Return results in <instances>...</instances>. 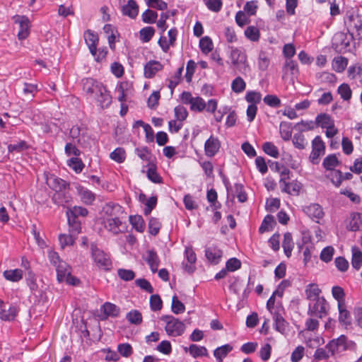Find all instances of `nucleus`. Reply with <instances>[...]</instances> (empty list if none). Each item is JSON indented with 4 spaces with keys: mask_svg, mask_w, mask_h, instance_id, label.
<instances>
[{
    "mask_svg": "<svg viewBox=\"0 0 362 362\" xmlns=\"http://www.w3.org/2000/svg\"><path fill=\"white\" fill-rule=\"evenodd\" d=\"M106 217L104 218V227L114 235H118L126 230L125 213L118 204L108 203L103 208Z\"/></svg>",
    "mask_w": 362,
    "mask_h": 362,
    "instance_id": "1",
    "label": "nucleus"
},
{
    "mask_svg": "<svg viewBox=\"0 0 362 362\" xmlns=\"http://www.w3.org/2000/svg\"><path fill=\"white\" fill-rule=\"evenodd\" d=\"M83 90L91 98H94L104 108L112 103V97L101 82L93 78H86L81 81Z\"/></svg>",
    "mask_w": 362,
    "mask_h": 362,
    "instance_id": "2",
    "label": "nucleus"
},
{
    "mask_svg": "<svg viewBox=\"0 0 362 362\" xmlns=\"http://www.w3.org/2000/svg\"><path fill=\"white\" fill-rule=\"evenodd\" d=\"M48 258L50 263L55 267L57 279L59 282L66 281L70 285H76L79 280L71 275V267L60 259L57 252L53 250L48 252Z\"/></svg>",
    "mask_w": 362,
    "mask_h": 362,
    "instance_id": "3",
    "label": "nucleus"
},
{
    "mask_svg": "<svg viewBox=\"0 0 362 362\" xmlns=\"http://www.w3.org/2000/svg\"><path fill=\"white\" fill-rule=\"evenodd\" d=\"M161 320L165 322V330L170 337L181 336L185 330V324L172 315H163Z\"/></svg>",
    "mask_w": 362,
    "mask_h": 362,
    "instance_id": "4",
    "label": "nucleus"
},
{
    "mask_svg": "<svg viewBox=\"0 0 362 362\" xmlns=\"http://www.w3.org/2000/svg\"><path fill=\"white\" fill-rule=\"evenodd\" d=\"M353 40L354 36L351 33H337L332 38V47L337 52L345 53L351 50V43Z\"/></svg>",
    "mask_w": 362,
    "mask_h": 362,
    "instance_id": "5",
    "label": "nucleus"
},
{
    "mask_svg": "<svg viewBox=\"0 0 362 362\" xmlns=\"http://www.w3.org/2000/svg\"><path fill=\"white\" fill-rule=\"evenodd\" d=\"M230 58L233 65L241 72L246 71L248 69L247 55L241 49L231 47Z\"/></svg>",
    "mask_w": 362,
    "mask_h": 362,
    "instance_id": "6",
    "label": "nucleus"
},
{
    "mask_svg": "<svg viewBox=\"0 0 362 362\" xmlns=\"http://www.w3.org/2000/svg\"><path fill=\"white\" fill-rule=\"evenodd\" d=\"M329 305L325 298L310 302L308 314L313 317L322 318L327 314Z\"/></svg>",
    "mask_w": 362,
    "mask_h": 362,
    "instance_id": "7",
    "label": "nucleus"
},
{
    "mask_svg": "<svg viewBox=\"0 0 362 362\" xmlns=\"http://www.w3.org/2000/svg\"><path fill=\"white\" fill-rule=\"evenodd\" d=\"M303 211L313 221L320 223L325 216V212L321 205L311 203L303 207Z\"/></svg>",
    "mask_w": 362,
    "mask_h": 362,
    "instance_id": "8",
    "label": "nucleus"
},
{
    "mask_svg": "<svg viewBox=\"0 0 362 362\" xmlns=\"http://www.w3.org/2000/svg\"><path fill=\"white\" fill-rule=\"evenodd\" d=\"M92 257L98 267L105 270L110 269L112 262L109 256L103 251L92 247Z\"/></svg>",
    "mask_w": 362,
    "mask_h": 362,
    "instance_id": "9",
    "label": "nucleus"
},
{
    "mask_svg": "<svg viewBox=\"0 0 362 362\" xmlns=\"http://www.w3.org/2000/svg\"><path fill=\"white\" fill-rule=\"evenodd\" d=\"M14 23L18 24L19 30L18 38L20 40L26 39L30 35V21L25 16H16L13 17Z\"/></svg>",
    "mask_w": 362,
    "mask_h": 362,
    "instance_id": "10",
    "label": "nucleus"
},
{
    "mask_svg": "<svg viewBox=\"0 0 362 362\" xmlns=\"http://www.w3.org/2000/svg\"><path fill=\"white\" fill-rule=\"evenodd\" d=\"M345 23L347 25L348 32L356 30V36L359 40L362 39V16L352 13L347 16Z\"/></svg>",
    "mask_w": 362,
    "mask_h": 362,
    "instance_id": "11",
    "label": "nucleus"
},
{
    "mask_svg": "<svg viewBox=\"0 0 362 362\" xmlns=\"http://www.w3.org/2000/svg\"><path fill=\"white\" fill-rule=\"evenodd\" d=\"M325 146L320 136H317L312 141V151L310 155V159L313 164L319 162L320 156L325 154Z\"/></svg>",
    "mask_w": 362,
    "mask_h": 362,
    "instance_id": "12",
    "label": "nucleus"
},
{
    "mask_svg": "<svg viewBox=\"0 0 362 362\" xmlns=\"http://www.w3.org/2000/svg\"><path fill=\"white\" fill-rule=\"evenodd\" d=\"M346 228L351 231H358L362 228V215L358 212H351L346 218Z\"/></svg>",
    "mask_w": 362,
    "mask_h": 362,
    "instance_id": "13",
    "label": "nucleus"
},
{
    "mask_svg": "<svg viewBox=\"0 0 362 362\" xmlns=\"http://www.w3.org/2000/svg\"><path fill=\"white\" fill-rule=\"evenodd\" d=\"M185 257L187 261L182 263L185 270L188 273H193L196 269L197 256L192 247L185 248Z\"/></svg>",
    "mask_w": 362,
    "mask_h": 362,
    "instance_id": "14",
    "label": "nucleus"
},
{
    "mask_svg": "<svg viewBox=\"0 0 362 362\" xmlns=\"http://www.w3.org/2000/svg\"><path fill=\"white\" fill-rule=\"evenodd\" d=\"M163 65L158 61L150 60L144 67V75L146 78H152L156 74L162 71Z\"/></svg>",
    "mask_w": 362,
    "mask_h": 362,
    "instance_id": "15",
    "label": "nucleus"
},
{
    "mask_svg": "<svg viewBox=\"0 0 362 362\" xmlns=\"http://www.w3.org/2000/svg\"><path fill=\"white\" fill-rule=\"evenodd\" d=\"M337 308L339 311V322L346 329L350 327L352 324V318L346 303L337 305Z\"/></svg>",
    "mask_w": 362,
    "mask_h": 362,
    "instance_id": "16",
    "label": "nucleus"
},
{
    "mask_svg": "<svg viewBox=\"0 0 362 362\" xmlns=\"http://www.w3.org/2000/svg\"><path fill=\"white\" fill-rule=\"evenodd\" d=\"M76 189L77 194L83 204L86 205H91L94 202L95 199V194L92 191L78 184L76 185Z\"/></svg>",
    "mask_w": 362,
    "mask_h": 362,
    "instance_id": "17",
    "label": "nucleus"
},
{
    "mask_svg": "<svg viewBox=\"0 0 362 362\" xmlns=\"http://www.w3.org/2000/svg\"><path fill=\"white\" fill-rule=\"evenodd\" d=\"M284 308L279 305L276 308V312L272 315L274 321V328L279 332L283 334L285 332L287 327V322L282 316Z\"/></svg>",
    "mask_w": 362,
    "mask_h": 362,
    "instance_id": "18",
    "label": "nucleus"
},
{
    "mask_svg": "<svg viewBox=\"0 0 362 362\" xmlns=\"http://www.w3.org/2000/svg\"><path fill=\"white\" fill-rule=\"evenodd\" d=\"M19 313V308L16 305H7L0 310V319L4 321H13Z\"/></svg>",
    "mask_w": 362,
    "mask_h": 362,
    "instance_id": "19",
    "label": "nucleus"
},
{
    "mask_svg": "<svg viewBox=\"0 0 362 362\" xmlns=\"http://www.w3.org/2000/svg\"><path fill=\"white\" fill-rule=\"evenodd\" d=\"M221 144L219 140L211 136L204 144L205 154L208 157L214 156L219 150Z\"/></svg>",
    "mask_w": 362,
    "mask_h": 362,
    "instance_id": "20",
    "label": "nucleus"
},
{
    "mask_svg": "<svg viewBox=\"0 0 362 362\" xmlns=\"http://www.w3.org/2000/svg\"><path fill=\"white\" fill-rule=\"evenodd\" d=\"M83 37L90 52L92 55H95L96 47L99 41L98 35L93 31L88 30L84 33Z\"/></svg>",
    "mask_w": 362,
    "mask_h": 362,
    "instance_id": "21",
    "label": "nucleus"
},
{
    "mask_svg": "<svg viewBox=\"0 0 362 362\" xmlns=\"http://www.w3.org/2000/svg\"><path fill=\"white\" fill-rule=\"evenodd\" d=\"M46 182L51 189L55 191V192L62 189H66L69 186L66 181L53 175L47 177Z\"/></svg>",
    "mask_w": 362,
    "mask_h": 362,
    "instance_id": "22",
    "label": "nucleus"
},
{
    "mask_svg": "<svg viewBox=\"0 0 362 362\" xmlns=\"http://www.w3.org/2000/svg\"><path fill=\"white\" fill-rule=\"evenodd\" d=\"M222 251L216 246H211L206 249L205 256L211 264H217L222 257Z\"/></svg>",
    "mask_w": 362,
    "mask_h": 362,
    "instance_id": "23",
    "label": "nucleus"
},
{
    "mask_svg": "<svg viewBox=\"0 0 362 362\" xmlns=\"http://www.w3.org/2000/svg\"><path fill=\"white\" fill-rule=\"evenodd\" d=\"M71 196L66 192V189L54 192L52 196L54 203L59 206H66L67 204L71 203Z\"/></svg>",
    "mask_w": 362,
    "mask_h": 362,
    "instance_id": "24",
    "label": "nucleus"
},
{
    "mask_svg": "<svg viewBox=\"0 0 362 362\" xmlns=\"http://www.w3.org/2000/svg\"><path fill=\"white\" fill-rule=\"evenodd\" d=\"M281 191L291 195L297 196L301 189L302 185L298 181H292L291 182H285L280 184Z\"/></svg>",
    "mask_w": 362,
    "mask_h": 362,
    "instance_id": "25",
    "label": "nucleus"
},
{
    "mask_svg": "<svg viewBox=\"0 0 362 362\" xmlns=\"http://www.w3.org/2000/svg\"><path fill=\"white\" fill-rule=\"evenodd\" d=\"M122 13L131 18H135L139 13V6L135 1L129 0L126 4L122 6Z\"/></svg>",
    "mask_w": 362,
    "mask_h": 362,
    "instance_id": "26",
    "label": "nucleus"
},
{
    "mask_svg": "<svg viewBox=\"0 0 362 362\" xmlns=\"http://www.w3.org/2000/svg\"><path fill=\"white\" fill-rule=\"evenodd\" d=\"M66 216L69 224V232L73 233L75 235H78L81 233V222L78 220V217L74 216V214L66 211Z\"/></svg>",
    "mask_w": 362,
    "mask_h": 362,
    "instance_id": "27",
    "label": "nucleus"
},
{
    "mask_svg": "<svg viewBox=\"0 0 362 362\" xmlns=\"http://www.w3.org/2000/svg\"><path fill=\"white\" fill-rule=\"evenodd\" d=\"M145 259L149 265L152 272H156L160 263V260L156 252L153 250L147 251Z\"/></svg>",
    "mask_w": 362,
    "mask_h": 362,
    "instance_id": "28",
    "label": "nucleus"
},
{
    "mask_svg": "<svg viewBox=\"0 0 362 362\" xmlns=\"http://www.w3.org/2000/svg\"><path fill=\"white\" fill-rule=\"evenodd\" d=\"M305 292L307 299L310 302L322 298L320 296L321 290L319 288L317 285L314 284H309L306 287Z\"/></svg>",
    "mask_w": 362,
    "mask_h": 362,
    "instance_id": "29",
    "label": "nucleus"
},
{
    "mask_svg": "<svg viewBox=\"0 0 362 362\" xmlns=\"http://www.w3.org/2000/svg\"><path fill=\"white\" fill-rule=\"evenodd\" d=\"M233 350V346L228 344L216 348L214 356L218 362H222L223 358Z\"/></svg>",
    "mask_w": 362,
    "mask_h": 362,
    "instance_id": "30",
    "label": "nucleus"
},
{
    "mask_svg": "<svg viewBox=\"0 0 362 362\" xmlns=\"http://www.w3.org/2000/svg\"><path fill=\"white\" fill-rule=\"evenodd\" d=\"M186 351H189V354L194 357L197 358L200 356H206L208 351L205 346H198L197 344H191L189 348L185 349Z\"/></svg>",
    "mask_w": 362,
    "mask_h": 362,
    "instance_id": "31",
    "label": "nucleus"
},
{
    "mask_svg": "<svg viewBox=\"0 0 362 362\" xmlns=\"http://www.w3.org/2000/svg\"><path fill=\"white\" fill-rule=\"evenodd\" d=\"M3 276L9 281L18 282L23 279V271L20 269L6 270Z\"/></svg>",
    "mask_w": 362,
    "mask_h": 362,
    "instance_id": "32",
    "label": "nucleus"
},
{
    "mask_svg": "<svg viewBox=\"0 0 362 362\" xmlns=\"http://www.w3.org/2000/svg\"><path fill=\"white\" fill-rule=\"evenodd\" d=\"M279 132L281 138L284 141L290 140L293 132L291 123L287 122H281L279 127Z\"/></svg>",
    "mask_w": 362,
    "mask_h": 362,
    "instance_id": "33",
    "label": "nucleus"
},
{
    "mask_svg": "<svg viewBox=\"0 0 362 362\" xmlns=\"http://www.w3.org/2000/svg\"><path fill=\"white\" fill-rule=\"evenodd\" d=\"M129 222L136 231L143 233L145 230V222L141 216H130Z\"/></svg>",
    "mask_w": 362,
    "mask_h": 362,
    "instance_id": "34",
    "label": "nucleus"
},
{
    "mask_svg": "<svg viewBox=\"0 0 362 362\" xmlns=\"http://www.w3.org/2000/svg\"><path fill=\"white\" fill-rule=\"evenodd\" d=\"M351 265L356 270L362 266V252L356 247L352 248Z\"/></svg>",
    "mask_w": 362,
    "mask_h": 362,
    "instance_id": "35",
    "label": "nucleus"
},
{
    "mask_svg": "<svg viewBox=\"0 0 362 362\" xmlns=\"http://www.w3.org/2000/svg\"><path fill=\"white\" fill-rule=\"evenodd\" d=\"M77 235H75L73 233H69V234L59 235V241L61 247L64 249L66 246L73 245L75 243V239Z\"/></svg>",
    "mask_w": 362,
    "mask_h": 362,
    "instance_id": "36",
    "label": "nucleus"
},
{
    "mask_svg": "<svg viewBox=\"0 0 362 362\" xmlns=\"http://www.w3.org/2000/svg\"><path fill=\"white\" fill-rule=\"evenodd\" d=\"M199 48L204 54H209L214 49L212 40L208 36L202 37L199 40Z\"/></svg>",
    "mask_w": 362,
    "mask_h": 362,
    "instance_id": "37",
    "label": "nucleus"
},
{
    "mask_svg": "<svg viewBox=\"0 0 362 362\" xmlns=\"http://www.w3.org/2000/svg\"><path fill=\"white\" fill-rule=\"evenodd\" d=\"M282 247L284 248L285 255L287 257H290L291 254V251L293 247V243L292 239V235L289 233H286L284 235V240L282 243Z\"/></svg>",
    "mask_w": 362,
    "mask_h": 362,
    "instance_id": "38",
    "label": "nucleus"
},
{
    "mask_svg": "<svg viewBox=\"0 0 362 362\" xmlns=\"http://www.w3.org/2000/svg\"><path fill=\"white\" fill-rule=\"evenodd\" d=\"M245 37L252 42H257L260 37L259 30L254 26H248L245 30Z\"/></svg>",
    "mask_w": 362,
    "mask_h": 362,
    "instance_id": "39",
    "label": "nucleus"
},
{
    "mask_svg": "<svg viewBox=\"0 0 362 362\" xmlns=\"http://www.w3.org/2000/svg\"><path fill=\"white\" fill-rule=\"evenodd\" d=\"M339 164L337 156L334 154L327 156L323 160L322 165L328 171L334 170V168Z\"/></svg>",
    "mask_w": 362,
    "mask_h": 362,
    "instance_id": "40",
    "label": "nucleus"
},
{
    "mask_svg": "<svg viewBox=\"0 0 362 362\" xmlns=\"http://www.w3.org/2000/svg\"><path fill=\"white\" fill-rule=\"evenodd\" d=\"M217 192L215 189H211L207 191L206 199L210 203L213 210H217L221 208V204L217 201Z\"/></svg>",
    "mask_w": 362,
    "mask_h": 362,
    "instance_id": "41",
    "label": "nucleus"
},
{
    "mask_svg": "<svg viewBox=\"0 0 362 362\" xmlns=\"http://www.w3.org/2000/svg\"><path fill=\"white\" fill-rule=\"evenodd\" d=\"M292 142L293 146L300 150L305 148L308 145L305 136L302 133L295 134L293 136Z\"/></svg>",
    "mask_w": 362,
    "mask_h": 362,
    "instance_id": "42",
    "label": "nucleus"
},
{
    "mask_svg": "<svg viewBox=\"0 0 362 362\" xmlns=\"http://www.w3.org/2000/svg\"><path fill=\"white\" fill-rule=\"evenodd\" d=\"M316 123L322 128L325 129L334 124L331 117L327 114H321L317 115L316 117Z\"/></svg>",
    "mask_w": 362,
    "mask_h": 362,
    "instance_id": "43",
    "label": "nucleus"
},
{
    "mask_svg": "<svg viewBox=\"0 0 362 362\" xmlns=\"http://www.w3.org/2000/svg\"><path fill=\"white\" fill-rule=\"evenodd\" d=\"M102 310L107 316L117 317L119 313V308L111 303H105L103 305Z\"/></svg>",
    "mask_w": 362,
    "mask_h": 362,
    "instance_id": "44",
    "label": "nucleus"
},
{
    "mask_svg": "<svg viewBox=\"0 0 362 362\" xmlns=\"http://www.w3.org/2000/svg\"><path fill=\"white\" fill-rule=\"evenodd\" d=\"M127 320L133 325H140L142 322V315L137 310L129 311L126 315Z\"/></svg>",
    "mask_w": 362,
    "mask_h": 362,
    "instance_id": "45",
    "label": "nucleus"
},
{
    "mask_svg": "<svg viewBox=\"0 0 362 362\" xmlns=\"http://www.w3.org/2000/svg\"><path fill=\"white\" fill-rule=\"evenodd\" d=\"M332 294L333 298L337 300V305L346 303L344 299L345 293L341 286H333L332 288Z\"/></svg>",
    "mask_w": 362,
    "mask_h": 362,
    "instance_id": "46",
    "label": "nucleus"
},
{
    "mask_svg": "<svg viewBox=\"0 0 362 362\" xmlns=\"http://www.w3.org/2000/svg\"><path fill=\"white\" fill-rule=\"evenodd\" d=\"M262 149L265 153L276 158L279 156L278 148L272 142H265L262 146Z\"/></svg>",
    "mask_w": 362,
    "mask_h": 362,
    "instance_id": "47",
    "label": "nucleus"
},
{
    "mask_svg": "<svg viewBox=\"0 0 362 362\" xmlns=\"http://www.w3.org/2000/svg\"><path fill=\"white\" fill-rule=\"evenodd\" d=\"M67 165L76 173H81L84 167L82 160L77 157H73L67 160Z\"/></svg>",
    "mask_w": 362,
    "mask_h": 362,
    "instance_id": "48",
    "label": "nucleus"
},
{
    "mask_svg": "<svg viewBox=\"0 0 362 362\" xmlns=\"http://www.w3.org/2000/svg\"><path fill=\"white\" fill-rule=\"evenodd\" d=\"M246 88L245 81L240 76L236 77L231 83V88L236 93H242Z\"/></svg>",
    "mask_w": 362,
    "mask_h": 362,
    "instance_id": "49",
    "label": "nucleus"
},
{
    "mask_svg": "<svg viewBox=\"0 0 362 362\" xmlns=\"http://www.w3.org/2000/svg\"><path fill=\"white\" fill-rule=\"evenodd\" d=\"M338 93L344 100H349L352 95V91L347 83H342L337 89Z\"/></svg>",
    "mask_w": 362,
    "mask_h": 362,
    "instance_id": "50",
    "label": "nucleus"
},
{
    "mask_svg": "<svg viewBox=\"0 0 362 362\" xmlns=\"http://www.w3.org/2000/svg\"><path fill=\"white\" fill-rule=\"evenodd\" d=\"M183 71V66L179 68L177 71L175 73V74L171 77V78L169 80V84L168 88L171 90V92L173 93L175 88L180 83L181 76Z\"/></svg>",
    "mask_w": 362,
    "mask_h": 362,
    "instance_id": "51",
    "label": "nucleus"
},
{
    "mask_svg": "<svg viewBox=\"0 0 362 362\" xmlns=\"http://www.w3.org/2000/svg\"><path fill=\"white\" fill-rule=\"evenodd\" d=\"M334 69L337 72H342L346 67L348 61L345 57H339L334 59Z\"/></svg>",
    "mask_w": 362,
    "mask_h": 362,
    "instance_id": "52",
    "label": "nucleus"
},
{
    "mask_svg": "<svg viewBox=\"0 0 362 362\" xmlns=\"http://www.w3.org/2000/svg\"><path fill=\"white\" fill-rule=\"evenodd\" d=\"M140 39L144 42H148L151 40L155 33V30L152 27H146L142 28L140 32Z\"/></svg>",
    "mask_w": 362,
    "mask_h": 362,
    "instance_id": "53",
    "label": "nucleus"
},
{
    "mask_svg": "<svg viewBox=\"0 0 362 362\" xmlns=\"http://www.w3.org/2000/svg\"><path fill=\"white\" fill-rule=\"evenodd\" d=\"M274 222V217L271 215H267L264 218L259 228V231L260 233H263L265 231H268L272 228V225Z\"/></svg>",
    "mask_w": 362,
    "mask_h": 362,
    "instance_id": "54",
    "label": "nucleus"
},
{
    "mask_svg": "<svg viewBox=\"0 0 362 362\" xmlns=\"http://www.w3.org/2000/svg\"><path fill=\"white\" fill-rule=\"evenodd\" d=\"M171 308L175 314L182 313L185 310V305L177 299L176 296H174L172 298Z\"/></svg>",
    "mask_w": 362,
    "mask_h": 362,
    "instance_id": "55",
    "label": "nucleus"
},
{
    "mask_svg": "<svg viewBox=\"0 0 362 362\" xmlns=\"http://www.w3.org/2000/svg\"><path fill=\"white\" fill-rule=\"evenodd\" d=\"M157 17V13L150 9H146L141 15L142 21L146 23H155Z\"/></svg>",
    "mask_w": 362,
    "mask_h": 362,
    "instance_id": "56",
    "label": "nucleus"
},
{
    "mask_svg": "<svg viewBox=\"0 0 362 362\" xmlns=\"http://www.w3.org/2000/svg\"><path fill=\"white\" fill-rule=\"evenodd\" d=\"M206 103L200 97H195L190 105L192 111L201 112L205 109Z\"/></svg>",
    "mask_w": 362,
    "mask_h": 362,
    "instance_id": "57",
    "label": "nucleus"
},
{
    "mask_svg": "<svg viewBox=\"0 0 362 362\" xmlns=\"http://www.w3.org/2000/svg\"><path fill=\"white\" fill-rule=\"evenodd\" d=\"M174 112L176 119L181 122L185 121L188 116L187 109L182 105L176 106L174 109Z\"/></svg>",
    "mask_w": 362,
    "mask_h": 362,
    "instance_id": "58",
    "label": "nucleus"
},
{
    "mask_svg": "<svg viewBox=\"0 0 362 362\" xmlns=\"http://www.w3.org/2000/svg\"><path fill=\"white\" fill-rule=\"evenodd\" d=\"M161 224L158 218H151L148 222V231L153 235H156L160 228Z\"/></svg>",
    "mask_w": 362,
    "mask_h": 362,
    "instance_id": "59",
    "label": "nucleus"
},
{
    "mask_svg": "<svg viewBox=\"0 0 362 362\" xmlns=\"http://www.w3.org/2000/svg\"><path fill=\"white\" fill-rule=\"evenodd\" d=\"M110 157L117 163H122L125 159V151L122 148H117L110 153Z\"/></svg>",
    "mask_w": 362,
    "mask_h": 362,
    "instance_id": "60",
    "label": "nucleus"
},
{
    "mask_svg": "<svg viewBox=\"0 0 362 362\" xmlns=\"http://www.w3.org/2000/svg\"><path fill=\"white\" fill-rule=\"evenodd\" d=\"M163 306V301L160 297L157 295H152L150 298V307L153 311L160 310Z\"/></svg>",
    "mask_w": 362,
    "mask_h": 362,
    "instance_id": "61",
    "label": "nucleus"
},
{
    "mask_svg": "<svg viewBox=\"0 0 362 362\" xmlns=\"http://www.w3.org/2000/svg\"><path fill=\"white\" fill-rule=\"evenodd\" d=\"M334 250L331 246L325 247L320 253V259L325 262H329L332 260Z\"/></svg>",
    "mask_w": 362,
    "mask_h": 362,
    "instance_id": "62",
    "label": "nucleus"
},
{
    "mask_svg": "<svg viewBox=\"0 0 362 362\" xmlns=\"http://www.w3.org/2000/svg\"><path fill=\"white\" fill-rule=\"evenodd\" d=\"M148 178L154 183L161 182V177L156 172V167L151 165L147 170Z\"/></svg>",
    "mask_w": 362,
    "mask_h": 362,
    "instance_id": "63",
    "label": "nucleus"
},
{
    "mask_svg": "<svg viewBox=\"0 0 362 362\" xmlns=\"http://www.w3.org/2000/svg\"><path fill=\"white\" fill-rule=\"evenodd\" d=\"M117 351L124 357H129L133 353L132 347L128 343L119 344L117 346Z\"/></svg>",
    "mask_w": 362,
    "mask_h": 362,
    "instance_id": "64",
    "label": "nucleus"
}]
</instances>
